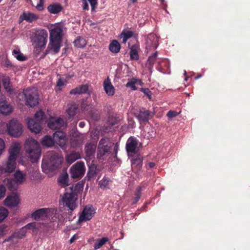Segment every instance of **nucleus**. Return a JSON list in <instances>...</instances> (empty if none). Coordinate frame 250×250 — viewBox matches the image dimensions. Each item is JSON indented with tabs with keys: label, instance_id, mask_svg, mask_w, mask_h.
Returning <instances> with one entry per match:
<instances>
[{
	"label": "nucleus",
	"instance_id": "nucleus-15",
	"mask_svg": "<svg viewBox=\"0 0 250 250\" xmlns=\"http://www.w3.org/2000/svg\"><path fill=\"white\" fill-rule=\"evenodd\" d=\"M16 158L9 157L6 163L2 167L3 171H4L5 172L11 173L15 170L16 167Z\"/></svg>",
	"mask_w": 250,
	"mask_h": 250
},
{
	"label": "nucleus",
	"instance_id": "nucleus-12",
	"mask_svg": "<svg viewBox=\"0 0 250 250\" xmlns=\"http://www.w3.org/2000/svg\"><path fill=\"white\" fill-rule=\"evenodd\" d=\"M159 38L154 34H150L146 39V48L147 52L155 49L158 46Z\"/></svg>",
	"mask_w": 250,
	"mask_h": 250
},
{
	"label": "nucleus",
	"instance_id": "nucleus-58",
	"mask_svg": "<svg viewBox=\"0 0 250 250\" xmlns=\"http://www.w3.org/2000/svg\"><path fill=\"white\" fill-rule=\"evenodd\" d=\"M16 238V236H13V234H12L11 236L8 237L7 239H5L4 242H9V241H11V240L12 238Z\"/></svg>",
	"mask_w": 250,
	"mask_h": 250
},
{
	"label": "nucleus",
	"instance_id": "nucleus-55",
	"mask_svg": "<svg viewBox=\"0 0 250 250\" xmlns=\"http://www.w3.org/2000/svg\"><path fill=\"white\" fill-rule=\"evenodd\" d=\"M178 114H179V113H178L176 111H174L173 110H170L168 112V113L167 114V116L168 118H171L176 117Z\"/></svg>",
	"mask_w": 250,
	"mask_h": 250
},
{
	"label": "nucleus",
	"instance_id": "nucleus-36",
	"mask_svg": "<svg viewBox=\"0 0 250 250\" xmlns=\"http://www.w3.org/2000/svg\"><path fill=\"white\" fill-rule=\"evenodd\" d=\"M25 175L20 171H17L14 174V179L17 183H21L25 180Z\"/></svg>",
	"mask_w": 250,
	"mask_h": 250
},
{
	"label": "nucleus",
	"instance_id": "nucleus-61",
	"mask_svg": "<svg viewBox=\"0 0 250 250\" xmlns=\"http://www.w3.org/2000/svg\"><path fill=\"white\" fill-rule=\"evenodd\" d=\"M59 223H61L62 222V220L63 219V217L62 215H58L57 216Z\"/></svg>",
	"mask_w": 250,
	"mask_h": 250
},
{
	"label": "nucleus",
	"instance_id": "nucleus-43",
	"mask_svg": "<svg viewBox=\"0 0 250 250\" xmlns=\"http://www.w3.org/2000/svg\"><path fill=\"white\" fill-rule=\"evenodd\" d=\"M136 83L137 79L133 78L130 81L127 83L126 86L127 87H130L132 90H135L137 89V87L135 85Z\"/></svg>",
	"mask_w": 250,
	"mask_h": 250
},
{
	"label": "nucleus",
	"instance_id": "nucleus-47",
	"mask_svg": "<svg viewBox=\"0 0 250 250\" xmlns=\"http://www.w3.org/2000/svg\"><path fill=\"white\" fill-rule=\"evenodd\" d=\"M130 55L131 59L137 60L138 59V54L137 51L133 46H132L131 48Z\"/></svg>",
	"mask_w": 250,
	"mask_h": 250
},
{
	"label": "nucleus",
	"instance_id": "nucleus-44",
	"mask_svg": "<svg viewBox=\"0 0 250 250\" xmlns=\"http://www.w3.org/2000/svg\"><path fill=\"white\" fill-rule=\"evenodd\" d=\"M110 180L109 178L104 177L99 182L101 188H107Z\"/></svg>",
	"mask_w": 250,
	"mask_h": 250
},
{
	"label": "nucleus",
	"instance_id": "nucleus-38",
	"mask_svg": "<svg viewBox=\"0 0 250 250\" xmlns=\"http://www.w3.org/2000/svg\"><path fill=\"white\" fill-rule=\"evenodd\" d=\"M59 183L62 186L66 187L68 185V175L67 173L60 177L58 179Z\"/></svg>",
	"mask_w": 250,
	"mask_h": 250
},
{
	"label": "nucleus",
	"instance_id": "nucleus-4",
	"mask_svg": "<svg viewBox=\"0 0 250 250\" xmlns=\"http://www.w3.org/2000/svg\"><path fill=\"white\" fill-rule=\"evenodd\" d=\"M63 157H43L42 163V171L48 173L61 168Z\"/></svg>",
	"mask_w": 250,
	"mask_h": 250
},
{
	"label": "nucleus",
	"instance_id": "nucleus-64",
	"mask_svg": "<svg viewBox=\"0 0 250 250\" xmlns=\"http://www.w3.org/2000/svg\"><path fill=\"white\" fill-rule=\"evenodd\" d=\"M136 84H139L140 85H142L143 84V83L142 81H141V80L137 79V83Z\"/></svg>",
	"mask_w": 250,
	"mask_h": 250
},
{
	"label": "nucleus",
	"instance_id": "nucleus-50",
	"mask_svg": "<svg viewBox=\"0 0 250 250\" xmlns=\"http://www.w3.org/2000/svg\"><path fill=\"white\" fill-rule=\"evenodd\" d=\"M25 229L30 230L31 229L34 231L35 229H36V224L35 222H32L28 224L25 226H24Z\"/></svg>",
	"mask_w": 250,
	"mask_h": 250
},
{
	"label": "nucleus",
	"instance_id": "nucleus-8",
	"mask_svg": "<svg viewBox=\"0 0 250 250\" xmlns=\"http://www.w3.org/2000/svg\"><path fill=\"white\" fill-rule=\"evenodd\" d=\"M78 197L76 194L71 193L70 192H66L64 193L62 197V202L63 207L67 208L69 210L73 211L77 207L76 201Z\"/></svg>",
	"mask_w": 250,
	"mask_h": 250
},
{
	"label": "nucleus",
	"instance_id": "nucleus-3",
	"mask_svg": "<svg viewBox=\"0 0 250 250\" xmlns=\"http://www.w3.org/2000/svg\"><path fill=\"white\" fill-rule=\"evenodd\" d=\"M47 36V32L45 30L43 29L36 30L30 37L33 47L39 51L43 50L46 45Z\"/></svg>",
	"mask_w": 250,
	"mask_h": 250
},
{
	"label": "nucleus",
	"instance_id": "nucleus-33",
	"mask_svg": "<svg viewBox=\"0 0 250 250\" xmlns=\"http://www.w3.org/2000/svg\"><path fill=\"white\" fill-rule=\"evenodd\" d=\"M74 45L78 48H83L86 44V41L81 37H78L74 41Z\"/></svg>",
	"mask_w": 250,
	"mask_h": 250
},
{
	"label": "nucleus",
	"instance_id": "nucleus-26",
	"mask_svg": "<svg viewBox=\"0 0 250 250\" xmlns=\"http://www.w3.org/2000/svg\"><path fill=\"white\" fill-rule=\"evenodd\" d=\"M38 18L37 15L31 12H24L22 15L20 16V18L22 20H25L30 22L37 20Z\"/></svg>",
	"mask_w": 250,
	"mask_h": 250
},
{
	"label": "nucleus",
	"instance_id": "nucleus-2",
	"mask_svg": "<svg viewBox=\"0 0 250 250\" xmlns=\"http://www.w3.org/2000/svg\"><path fill=\"white\" fill-rule=\"evenodd\" d=\"M98 156L112 155L116 156L118 150L117 144L114 145L108 138L102 139L99 144Z\"/></svg>",
	"mask_w": 250,
	"mask_h": 250
},
{
	"label": "nucleus",
	"instance_id": "nucleus-45",
	"mask_svg": "<svg viewBox=\"0 0 250 250\" xmlns=\"http://www.w3.org/2000/svg\"><path fill=\"white\" fill-rule=\"evenodd\" d=\"M96 175V167H89V170L87 173V177L88 179H90V178L93 177Z\"/></svg>",
	"mask_w": 250,
	"mask_h": 250
},
{
	"label": "nucleus",
	"instance_id": "nucleus-46",
	"mask_svg": "<svg viewBox=\"0 0 250 250\" xmlns=\"http://www.w3.org/2000/svg\"><path fill=\"white\" fill-rule=\"evenodd\" d=\"M155 130L154 128H149L148 129L147 134L145 135L148 139L154 138L155 136Z\"/></svg>",
	"mask_w": 250,
	"mask_h": 250
},
{
	"label": "nucleus",
	"instance_id": "nucleus-7",
	"mask_svg": "<svg viewBox=\"0 0 250 250\" xmlns=\"http://www.w3.org/2000/svg\"><path fill=\"white\" fill-rule=\"evenodd\" d=\"M44 116V112L40 110L37 112L34 118L28 121V126L29 129L35 133H39L41 130V122Z\"/></svg>",
	"mask_w": 250,
	"mask_h": 250
},
{
	"label": "nucleus",
	"instance_id": "nucleus-54",
	"mask_svg": "<svg viewBox=\"0 0 250 250\" xmlns=\"http://www.w3.org/2000/svg\"><path fill=\"white\" fill-rule=\"evenodd\" d=\"M91 6V11H94L97 5V0H88Z\"/></svg>",
	"mask_w": 250,
	"mask_h": 250
},
{
	"label": "nucleus",
	"instance_id": "nucleus-60",
	"mask_svg": "<svg viewBox=\"0 0 250 250\" xmlns=\"http://www.w3.org/2000/svg\"><path fill=\"white\" fill-rule=\"evenodd\" d=\"M37 8L39 10H42L43 9V6L42 4L41 3H40L38 4L36 6Z\"/></svg>",
	"mask_w": 250,
	"mask_h": 250
},
{
	"label": "nucleus",
	"instance_id": "nucleus-6",
	"mask_svg": "<svg viewBox=\"0 0 250 250\" xmlns=\"http://www.w3.org/2000/svg\"><path fill=\"white\" fill-rule=\"evenodd\" d=\"M25 152L30 156H41V149L39 143L33 138L26 139L24 144Z\"/></svg>",
	"mask_w": 250,
	"mask_h": 250
},
{
	"label": "nucleus",
	"instance_id": "nucleus-63",
	"mask_svg": "<svg viewBox=\"0 0 250 250\" xmlns=\"http://www.w3.org/2000/svg\"><path fill=\"white\" fill-rule=\"evenodd\" d=\"M148 165L150 168H152L155 166V164L153 162H150L148 164Z\"/></svg>",
	"mask_w": 250,
	"mask_h": 250
},
{
	"label": "nucleus",
	"instance_id": "nucleus-30",
	"mask_svg": "<svg viewBox=\"0 0 250 250\" xmlns=\"http://www.w3.org/2000/svg\"><path fill=\"white\" fill-rule=\"evenodd\" d=\"M157 56L158 53L156 52L150 55L147 60V65H148V67L150 73H152V69L156 61Z\"/></svg>",
	"mask_w": 250,
	"mask_h": 250
},
{
	"label": "nucleus",
	"instance_id": "nucleus-27",
	"mask_svg": "<svg viewBox=\"0 0 250 250\" xmlns=\"http://www.w3.org/2000/svg\"><path fill=\"white\" fill-rule=\"evenodd\" d=\"M3 182L10 190L13 191L17 189L18 183L15 179L13 178L5 179Z\"/></svg>",
	"mask_w": 250,
	"mask_h": 250
},
{
	"label": "nucleus",
	"instance_id": "nucleus-25",
	"mask_svg": "<svg viewBox=\"0 0 250 250\" xmlns=\"http://www.w3.org/2000/svg\"><path fill=\"white\" fill-rule=\"evenodd\" d=\"M83 186L84 183L83 181L78 182L75 186L69 188L70 192L76 194V196L78 197V194L83 191Z\"/></svg>",
	"mask_w": 250,
	"mask_h": 250
},
{
	"label": "nucleus",
	"instance_id": "nucleus-10",
	"mask_svg": "<svg viewBox=\"0 0 250 250\" xmlns=\"http://www.w3.org/2000/svg\"><path fill=\"white\" fill-rule=\"evenodd\" d=\"M85 168L83 162H77L70 168L71 176L73 179L81 178L84 174Z\"/></svg>",
	"mask_w": 250,
	"mask_h": 250
},
{
	"label": "nucleus",
	"instance_id": "nucleus-56",
	"mask_svg": "<svg viewBox=\"0 0 250 250\" xmlns=\"http://www.w3.org/2000/svg\"><path fill=\"white\" fill-rule=\"evenodd\" d=\"M28 160L32 163H36L38 162L40 157H28Z\"/></svg>",
	"mask_w": 250,
	"mask_h": 250
},
{
	"label": "nucleus",
	"instance_id": "nucleus-39",
	"mask_svg": "<svg viewBox=\"0 0 250 250\" xmlns=\"http://www.w3.org/2000/svg\"><path fill=\"white\" fill-rule=\"evenodd\" d=\"M108 240V239L106 237H103L101 239L98 240L94 244V249L98 250L100 249Z\"/></svg>",
	"mask_w": 250,
	"mask_h": 250
},
{
	"label": "nucleus",
	"instance_id": "nucleus-24",
	"mask_svg": "<svg viewBox=\"0 0 250 250\" xmlns=\"http://www.w3.org/2000/svg\"><path fill=\"white\" fill-rule=\"evenodd\" d=\"M88 86L87 84H82L72 89L70 91V94H84L87 92Z\"/></svg>",
	"mask_w": 250,
	"mask_h": 250
},
{
	"label": "nucleus",
	"instance_id": "nucleus-11",
	"mask_svg": "<svg viewBox=\"0 0 250 250\" xmlns=\"http://www.w3.org/2000/svg\"><path fill=\"white\" fill-rule=\"evenodd\" d=\"M95 213V210L92 205L86 206L79 217L78 222L81 223L91 220Z\"/></svg>",
	"mask_w": 250,
	"mask_h": 250
},
{
	"label": "nucleus",
	"instance_id": "nucleus-41",
	"mask_svg": "<svg viewBox=\"0 0 250 250\" xmlns=\"http://www.w3.org/2000/svg\"><path fill=\"white\" fill-rule=\"evenodd\" d=\"M26 231L24 227H22L20 231L14 233L13 236H15L16 238L21 239L25 235Z\"/></svg>",
	"mask_w": 250,
	"mask_h": 250
},
{
	"label": "nucleus",
	"instance_id": "nucleus-35",
	"mask_svg": "<svg viewBox=\"0 0 250 250\" xmlns=\"http://www.w3.org/2000/svg\"><path fill=\"white\" fill-rule=\"evenodd\" d=\"M96 146L93 144L87 145L85 148L86 156H91L94 154Z\"/></svg>",
	"mask_w": 250,
	"mask_h": 250
},
{
	"label": "nucleus",
	"instance_id": "nucleus-14",
	"mask_svg": "<svg viewBox=\"0 0 250 250\" xmlns=\"http://www.w3.org/2000/svg\"><path fill=\"white\" fill-rule=\"evenodd\" d=\"M19 203V197L15 193H13L12 194L8 195L4 201V205L11 208L17 207Z\"/></svg>",
	"mask_w": 250,
	"mask_h": 250
},
{
	"label": "nucleus",
	"instance_id": "nucleus-18",
	"mask_svg": "<svg viewBox=\"0 0 250 250\" xmlns=\"http://www.w3.org/2000/svg\"><path fill=\"white\" fill-rule=\"evenodd\" d=\"M103 86L105 93L108 96H112L114 95L115 89L109 77H107L104 81Z\"/></svg>",
	"mask_w": 250,
	"mask_h": 250
},
{
	"label": "nucleus",
	"instance_id": "nucleus-1",
	"mask_svg": "<svg viewBox=\"0 0 250 250\" xmlns=\"http://www.w3.org/2000/svg\"><path fill=\"white\" fill-rule=\"evenodd\" d=\"M49 31V41L46 51L51 52L56 54L59 53L62 46L64 36V26L62 23H56L48 27Z\"/></svg>",
	"mask_w": 250,
	"mask_h": 250
},
{
	"label": "nucleus",
	"instance_id": "nucleus-57",
	"mask_svg": "<svg viewBox=\"0 0 250 250\" xmlns=\"http://www.w3.org/2000/svg\"><path fill=\"white\" fill-rule=\"evenodd\" d=\"M141 90L148 96L150 97V91L148 88H142Z\"/></svg>",
	"mask_w": 250,
	"mask_h": 250
},
{
	"label": "nucleus",
	"instance_id": "nucleus-28",
	"mask_svg": "<svg viewBox=\"0 0 250 250\" xmlns=\"http://www.w3.org/2000/svg\"><path fill=\"white\" fill-rule=\"evenodd\" d=\"M47 9L50 13L55 14L60 12L62 7L60 4L54 3L48 6Z\"/></svg>",
	"mask_w": 250,
	"mask_h": 250
},
{
	"label": "nucleus",
	"instance_id": "nucleus-9",
	"mask_svg": "<svg viewBox=\"0 0 250 250\" xmlns=\"http://www.w3.org/2000/svg\"><path fill=\"white\" fill-rule=\"evenodd\" d=\"M7 131L11 136L18 137L22 133V126L17 120L12 119L7 125Z\"/></svg>",
	"mask_w": 250,
	"mask_h": 250
},
{
	"label": "nucleus",
	"instance_id": "nucleus-23",
	"mask_svg": "<svg viewBox=\"0 0 250 250\" xmlns=\"http://www.w3.org/2000/svg\"><path fill=\"white\" fill-rule=\"evenodd\" d=\"M134 114L140 123L147 122L149 119L150 113L147 110H140Z\"/></svg>",
	"mask_w": 250,
	"mask_h": 250
},
{
	"label": "nucleus",
	"instance_id": "nucleus-48",
	"mask_svg": "<svg viewBox=\"0 0 250 250\" xmlns=\"http://www.w3.org/2000/svg\"><path fill=\"white\" fill-rule=\"evenodd\" d=\"M66 83V81L65 80H63L62 78H60L57 81L56 84V86L58 89L60 90H62V86L64 85Z\"/></svg>",
	"mask_w": 250,
	"mask_h": 250
},
{
	"label": "nucleus",
	"instance_id": "nucleus-49",
	"mask_svg": "<svg viewBox=\"0 0 250 250\" xmlns=\"http://www.w3.org/2000/svg\"><path fill=\"white\" fill-rule=\"evenodd\" d=\"M148 184L146 182H143L141 184L140 186L137 188L136 190L141 193L142 191L146 189Z\"/></svg>",
	"mask_w": 250,
	"mask_h": 250
},
{
	"label": "nucleus",
	"instance_id": "nucleus-40",
	"mask_svg": "<svg viewBox=\"0 0 250 250\" xmlns=\"http://www.w3.org/2000/svg\"><path fill=\"white\" fill-rule=\"evenodd\" d=\"M8 214V210L3 207H0V222L3 221Z\"/></svg>",
	"mask_w": 250,
	"mask_h": 250
},
{
	"label": "nucleus",
	"instance_id": "nucleus-51",
	"mask_svg": "<svg viewBox=\"0 0 250 250\" xmlns=\"http://www.w3.org/2000/svg\"><path fill=\"white\" fill-rule=\"evenodd\" d=\"M5 149V143L4 140L0 138V155H2Z\"/></svg>",
	"mask_w": 250,
	"mask_h": 250
},
{
	"label": "nucleus",
	"instance_id": "nucleus-29",
	"mask_svg": "<svg viewBox=\"0 0 250 250\" xmlns=\"http://www.w3.org/2000/svg\"><path fill=\"white\" fill-rule=\"evenodd\" d=\"M109 49L112 53H117L121 49V45L117 40H113L109 44Z\"/></svg>",
	"mask_w": 250,
	"mask_h": 250
},
{
	"label": "nucleus",
	"instance_id": "nucleus-42",
	"mask_svg": "<svg viewBox=\"0 0 250 250\" xmlns=\"http://www.w3.org/2000/svg\"><path fill=\"white\" fill-rule=\"evenodd\" d=\"M13 55L19 61H24L26 58L21 54L19 50H14L13 51Z\"/></svg>",
	"mask_w": 250,
	"mask_h": 250
},
{
	"label": "nucleus",
	"instance_id": "nucleus-21",
	"mask_svg": "<svg viewBox=\"0 0 250 250\" xmlns=\"http://www.w3.org/2000/svg\"><path fill=\"white\" fill-rule=\"evenodd\" d=\"M48 213V208H42L34 211L32 214V217L35 220H39L40 218L46 217L47 216Z\"/></svg>",
	"mask_w": 250,
	"mask_h": 250
},
{
	"label": "nucleus",
	"instance_id": "nucleus-59",
	"mask_svg": "<svg viewBox=\"0 0 250 250\" xmlns=\"http://www.w3.org/2000/svg\"><path fill=\"white\" fill-rule=\"evenodd\" d=\"M77 238L75 235H73L69 240V243L72 244Z\"/></svg>",
	"mask_w": 250,
	"mask_h": 250
},
{
	"label": "nucleus",
	"instance_id": "nucleus-17",
	"mask_svg": "<svg viewBox=\"0 0 250 250\" xmlns=\"http://www.w3.org/2000/svg\"><path fill=\"white\" fill-rule=\"evenodd\" d=\"M53 140L61 146H63L66 143V138L64 132L61 131H56L53 134Z\"/></svg>",
	"mask_w": 250,
	"mask_h": 250
},
{
	"label": "nucleus",
	"instance_id": "nucleus-34",
	"mask_svg": "<svg viewBox=\"0 0 250 250\" xmlns=\"http://www.w3.org/2000/svg\"><path fill=\"white\" fill-rule=\"evenodd\" d=\"M4 89L7 92L11 93L12 92V87L9 78H4L2 80Z\"/></svg>",
	"mask_w": 250,
	"mask_h": 250
},
{
	"label": "nucleus",
	"instance_id": "nucleus-5",
	"mask_svg": "<svg viewBox=\"0 0 250 250\" xmlns=\"http://www.w3.org/2000/svg\"><path fill=\"white\" fill-rule=\"evenodd\" d=\"M20 95L24 98L25 104L31 107L37 105L39 103V96L38 90L35 87L27 88L24 90Z\"/></svg>",
	"mask_w": 250,
	"mask_h": 250
},
{
	"label": "nucleus",
	"instance_id": "nucleus-13",
	"mask_svg": "<svg viewBox=\"0 0 250 250\" xmlns=\"http://www.w3.org/2000/svg\"><path fill=\"white\" fill-rule=\"evenodd\" d=\"M66 125L65 121L61 118L51 117L48 121V126L52 129H58Z\"/></svg>",
	"mask_w": 250,
	"mask_h": 250
},
{
	"label": "nucleus",
	"instance_id": "nucleus-31",
	"mask_svg": "<svg viewBox=\"0 0 250 250\" xmlns=\"http://www.w3.org/2000/svg\"><path fill=\"white\" fill-rule=\"evenodd\" d=\"M78 106L74 103L68 105L66 112L69 118L73 117L75 115Z\"/></svg>",
	"mask_w": 250,
	"mask_h": 250
},
{
	"label": "nucleus",
	"instance_id": "nucleus-52",
	"mask_svg": "<svg viewBox=\"0 0 250 250\" xmlns=\"http://www.w3.org/2000/svg\"><path fill=\"white\" fill-rule=\"evenodd\" d=\"M141 193L136 190V193H135V197L133 199V203L134 204H136L138 201L140 200L141 196Z\"/></svg>",
	"mask_w": 250,
	"mask_h": 250
},
{
	"label": "nucleus",
	"instance_id": "nucleus-22",
	"mask_svg": "<svg viewBox=\"0 0 250 250\" xmlns=\"http://www.w3.org/2000/svg\"><path fill=\"white\" fill-rule=\"evenodd\" d=\"M13 110L12 106L6 101L0 102V112L3 115H8Z\"/></svg>",
	"mask_w": 250,
	"mask_h": 250
},
{
	"label": "nucleus",
	"instance_id": "nucleus-37",
	"mask_svg": "<svg viewBox=\"0 0 250 250\" xmlns=\"http://www.w3.org/2000/svg\"><path fill=\"white\" fill-rule=\"evenodd\" d=\"M133 36V32L130 31H123L120 37L123 38V42L126 43L127 40Z\"/></svg>",
	"mask_w": 250,
	"mask_h": 250
},
{
	"label": "nucleus",
	"instance_id": "nucleus-32",
	"mask_svg": "<svg viewBox=\"0 0 250 250\" xmlns=\"http://www.w3.org/2000/svg\"><path fill=\"white\" fill-rule=\"evenodd\" d=\"M41 143L42 146L50 147L53 146L54 141L50 136H46L42 139Z\"/></svg>",
	"mask_w": 250,
	"mask_h": 250
},
{
	"label": "nucleus",
	"instance_id": "nucleus-20",
	"mask_svg": "<svg viewBox=\"0 0 250 250\" xmlns=\"http://www.w3.org/2000/svg\"><path fill=\"white\" fill-rule=\"evenodd\" d=\"M143 157H133L131 160V167L134 172H138L141 169L143 162Z\"/></svg>",
	"mask_w": 250,
	"mask_h": 250
},
{
	"label": "nucleus",
	"instance_id": "nucleus-53",
	"mask_svg": "<svg viewBox=\"0 0 250 250\" xmlns=\"http://www.w3.org/2000/svg\"><path fill=\"white\" fill-rule=\"evenodd\" d=\"M6 188L5 187L2 185H0V199L3 197L5 195Z\"/></svg>",
	"mask_w": 250,
	"mask_h": 250
},
{
	"label": "nucleus",
	"instance_id": "nucleus-16",
	"mask_svg": "<svg viewBox=\"0 0 250 250\" xmlns=\"http://www.w3.org/2000/svg\"><path fill=\"white\" fill-rule=\"evenodd\" d=\"M137 141L136 139L130 137L127 141L126 144V149L129 154V153H135L137 150Z\"/></svg>",
	"mask_w": 250,
	"mask_h": 250
},
{
	"label": "nucleus",
	"instance_id": "nucleus-19",
	"mask_svg": "<svg viewBox=\"0 0 250 250\" xmlns=\"http://www.w3.org/2000/svg\"><path fill=\"white\" fill-rule=\"evenodd\" d=\"M21 144L20 143L18 142L12 143L8 150L9 156H18L19 155L21 151Z\"/></svg>",
	"mask_w": 250,
	"mask_h": 250
},
{
	"label": "nucleus",
	"instance_id": "nucleus-62",
	"mask_svg": "<svg viewBox=\"0 0 250 250\" xmlns=\"http://www.w3.org/2000/svg\"><path fill=\"white\" fill-rule=\"evenodd\" d=\"M4 228L0 227V235H3L4 232Z\"/></svg>",
	"mask_w": 250,
	"mask_h": 250
}]
</instances>
